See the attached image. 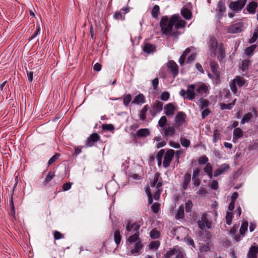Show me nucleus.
<instances>
[{
	"label": "nucleus",
	"instance_id": "obj_1",
	"mask_svg": "<svg viewBox=\"0 0 258 258\" xmlns=\"http://www.w3.org/2000/svg\"><path fill=\"white\" fill-rule=\"evenodd\" d=\"M143 224L142 219L133 223L128 221L125 227L126 230L127 231L126 236L128 235L126 239V242L131 249V254L135 255L141 254L144 247V244L140 237L139 231Z\"/></svg>",
	"mask_w": 258,
	"mask_h": 258
},
{
	"label": "nucleus",
	"instance_id": "obj_2",
	"mask_svg": "<svg viewBox=\"0 0 258 258\" xmlns=\"http://www.w3.org/2000/svg\"><path fill=\"white\" fill-rule=\"evenodd\" d=\"M186 22L183 20L178 14H174L170 18L167 16H163L160 22L161 31L163 34L177 37L179 33L177 31L172 32L173 26L176 30L184 28Z\"/></svg>",
	"mask_w": 258,
	"mask_h": 258
},
{
	"label": "nucleus",
	"instance_id": "obj_3",
	"mask_svg": "<svg viewBox=\"0 0 258 258\" xmlns=\"http://www.w3.org/2000/svg\"><path fill=\"white\" fill-rule=\"evenodd\" d=\"M186 117V114L182 111L177 113L174 118L175 127L179 131H180V127L185 124Z\"/></svg>",
	"mask_w": 258,
	"mask_h": 258
},
{
	"label": "nucleus",
	"instance_id": "obj_4",
	"mask_svg": "<svg viewBox=\"0 0 258 258\" xmlns=\"http://www.w3.org/2000/svg\"><path fill=\"white\" fill-rule=\"evenodd\" d=\"M247 0H237L231 2L229 5V8L233 11L239 12L245 6Z\"/></svg>",
	"mask_w": 258,
	"mask_h": 258
},
{
	"label": "nucleus",
	"instance_id": "obj_5",
	"mask_svg": "<svg viewBox=\"0 0 258 258\" xmlns=\"http://www.w3.org/2000/svg\"><path fill=\"white\" fill-rule=\"evenodd\" d=\"M174 154L175 152L172 149H170L165 153L163 162V165L164 168H166L169 166Z\"/></svg>",
	"mask_w": 258,
	"mask_h": 258
},
{
	"label": "nucleus",
	"instance_id": "obj_6",
	"mask_svg": "<svg viewBox=\"0 0 258 258\" xmlns=\"http://www.w3.org/2000/svg\"><path fill=\"white\" fill-rule=\"evenodd\" d=\"M198 225L199 227L202 230L211 228V223L208 220L206 213L202 215L201 219L198 221Z\"/></svg>",
	"mask_w": 258,
	"mask_h": 258
},
{
	"label": "nucleus",
	"instance_id": "obj_7",
	"mask_svg": "<svg viewBox=\"0 0 258 258\" xmlns=\"http://www.w3.org/2000/svg\"><path fill=\"white\" fill-rule=\"evenodd\" d=\"M130 12V8L125 7L122 8L120 11H116L113 15V18L117 20L123 21L125 20V15Z\"/></svg>",
	"mask_w": 258,
	"mask_h": 258
},
{
	"label": "nucleus",
	"instance_id": "obj_8",
	"mask_svg": "<svg viewBox=\"0 0 258 258\" xmlns=\"http://www.w3.org/2000/svg\"><path fill=\"white\" fill-rule=\"evenodd\" d=\"M243 24L242 23L238 22L229 26L227 31L230 33H238L242 31Z\"/></svg>",
	"mask_w": 258,
	"mask_h": 258
},
{
	"label": "nucleus",
	"instance_id": "obj_9",
	"mask_svg": "<svg viewBox=\"0 0 258 258\" xmlns=\"http://www.w3.org/2000/svg\"><path fill=\"white\" fill-rule=\"evenodd\" d=\"M162 185V180L160 177V173L156 172L155 174L153 180L150 182V186L152 187L159 188Z\"/></svg>",
	"mask_w": 258,
	"mask_h": 258
},
{
	"label": "nucleus",
	"instance_id": "obj_10",
	"mask_svg": "<svg viewBox=\"0 0 258 258\" xmlns=\"http://www.w3.org/2000/svg\"><path fill=\"white\" fill-rule=\"evenodd\" d=\"M167 66L174 78H175L178 74V67L176 63L173 60L168 61Z\"/></svg>",
	"mask_w": 258,
	"mask_h": 258
},
{
	"label": "nucleus",
	"instance_id": "obj_11",
	"mask_svg": "<svg viewBox=\"0 0 258 258\" xmlns=\"http://www.w3.org/2000/svg\"><path fill=\"white\" fill-rule=\"evenodd\" d=\"M100 139V136L97 133L91 134L88 138L86 143V146L90 147L94 145V143L98 141Z\"/></svg>",
	"mask_w": 258,
	"mask_h": 258
},
{
	"label": "nucleus",
	"instance_id": "obj_12",
	"mask_svg": "<svg viewBox=\"0 0 258 258\" xmlns=\"http://www.w3.org/2000/svg\"><path fill=\"white\" fill-rule=\"evenodd\" d=\"M196 85L190 84L189 85L186 90L187 95L186 98L189 100H193L196 95Z\"/></svg>",
	"mask_w": 258,
	"mask_h": 258
},
{
	"label": "nucleus",
	"instance_id": "obj_13",
	"mask_svg": "<svg viewBox=\"0 0 258 258\" xmlns=\"http://www.w3.org/2000/svg\"><path fill=\"white\" fill-rule=\"evenodd\" d=\"M196 92L197 96H205L208 92V87L204 84L196 85Z\"/></svg>",
	"mask_w": 258,
	"mask_h": 258
},
{
	"label": "nucleus",
	"instance_id": "obj_14",
	"mask_svg": "<svg viewBox=\"0 0 258 258\" xmlns=\"http://www.w3.org/2000/svg\"><path fill=\"white\" fill-rule=\"evenodd\" d=\"M229 169V166L227 164H223L221 165L219 167L215 170L214 172V176L216 177L218 176L221 174L224 173L226 171L228 170Z\"/></svg>",
	"mask_w": 258,
	"mask_h": 258
},
{
	"label": "nucleus",
	"instance_id": "obj_15",
	"mask_svg": "<svg viewBox=\"0 0 258 258\" xmlns=\"http://www.w3.org/2000/svg\"><path fill=\"white\" fill-rule=\"evenodd\" d=\"M150 134L148 128H141L137 131L136 134L133 135L134 138H145L148 136Z\"/></svg>",
	"mask_w": 258,
	"mask_h": 258
},
{
	"label": "nucleus",
	"instance_id": "obj_16",
	"mask_svg": "<svg viewBox=\"0 0 258 258\" xmlns=\"http://www.w3.org/2000/svg\"><path fill=\"white\" fill-rule=\"evenodd\" d=\"M191 175L188 173H186L183 176V181L181 184V190H185L190 182Z\"/></svg>",
	"mask_w": 258,
	"mask_h": 258
},
{
	"label": "nucleus",
	"instance_id": "obj_17",
	"mask_svg": "<svg viewBox=\"0 0 258 258\" xmlns=\"http://www.w3.org/2000/svg\"><path fill=\"white\" fill-rule=\"evenodd\" d=\"M175 110V107L171 103L166 104L164 107V112L167 116H171L173 115Z\"/></svg>",
	"mask_w": 258,
	"mask_h": 258
},
{
	"label": "nucleus",
	"instance_id": "obj_18",
	"mask_svg": "<svg viewBox=\"0 0 258 258\" xmlns=\"http://www.w3.org/2000/svg\"><path fill=\"white\" fill-rule=\"evenodd\" d=\"M209 47L212 51L214 55H216L217 48L218 47V43L216 39L214 37H211L209 42Z\"/></svg>",
	"mask_w": 258,
	"mask_h": 258
},
{
	"label": "nucleus",
	"instance_id": "obj_19",
	"mask_svg": "<svg viewBox=\"0 0 258 258\" xmlns=\"http://www.w3.org/2000/svg\"><path fill=\"white\" fill-rule=\"evenodd\" d=\"M257 6V3L252 1L246 6V9L249 14H254L255 13Z\"/></svg>",
	"mask_w": 258,
	"mask_h": 258
},
{
	"label": "nucleus",
	"instance_id": "obj_20",
	"mask_svg": "<svg viewBox=\"0 0 258 258\" xmlns=\"http://www.w3.org/2000/svg\"><path fill=\"white\" fill-rule=\"evenodd\" d=\"M243 136V133L242 130L239 127L235 128L233 131V142H236V141L241 138Z\"/></svg>",
	"mask_w": 258,
	"mask_h": 258
},
{
	"label": "nucleus",
	"instance_id": "obj_21",
	"mask_svg": "<svg viewBox=\"0 0 258 258\" xmlns=\"http://www.w3.org/2000/svg\"><path fill=\"white\" fill-rule=\"evenodd\" d=\"M145 102L146 98L145 96L142 93H140L139 94L135 96V97L134 98L132 101V103L135 104H143L145 103Z\"/></svg>",
	"mask_w": 258,
	"mask_h": 258
},
{
	"label": "nucleus",
	"instance_id": "obj_22",
	"mask_svg": "<svg viewBox=\"0 0 258 258\" xmlns=\"http://www.w3.org/2000/svg\"><path fill=\"white\" fill-rule=\"evenodd\" d=\"M164 136L167 139L169 136H173L175 134V128L173 126H169L167 127H164Z\"/></svg>",
	"mask_w": 258,
	"mask_h": 258
},
{
	"label": "nucleus",
	"instance_id": "obj_23",
	"mask_svg": "<svg viewBox=\"0 0 258 258\" xmlns=\"http://www.w3.org/2000/svg\"><path fill=\"white\" fill-rule=\"evenodd\" d=\"M218 53L219 54L217 56V58L219 61L221 62L226 56L225 48L223 43H221L219 45L218 48Z\"/></svg>",
	"mask_w": 258,
	"mask_h": 258
},
{
	"label": "nucleus",
	"instance_id": "obj_24",
	"mask_svg": "<svg viewBox=\"0 0 258 258\" xmlns=\"http://www.w3.org/2000/svg\"><path fill=\"white\" fill-rule=\"evenodd\" d=\"M191 49L189 47H188L185 49L182 55L180 56L178 62L181 66H183L184 65L186 57L190 52Z\"/></svg>",
	"mask_w": 258,
	"mask_h": 258
},
{
	"label": "nucleus",
	"instance_id": "obj_25",
	"mask_svg": "<svg viewBox=\"0 0 258 258\" xmlns=\"http://www.w3.org/2000/svg\"><path fill=\"white\" fill-rule=\"evenodd\" d=\"M10 208L9 210V214L10 216H11L12 217V218L14 220H16V215H15V207H14V204L13 199V194L11 195V200L10 201Z\"/></svg>",
	"mask_w": 258,
	"mask_h": 258
},
{
	"label": "nucleus",
	"instance_id": "obj_26",
	"mask_svg": "<svg viewBox=\"0 0 258 258\" xmlns=\"http://www.w3.org/2000/svg\"><path fill=\"white\" fill-rule=\"evenodd\" d=\"M156 50V46L155 45L149 43H146L144 44V47H143V50L144 52L148 54H150L151 53L154 52Z\"/></svg>",
	"mask_w": 258,
	"mask_h": 258
},
{
	"label": "nucleus",
	"instance_id": "obj_27",
	"mask_svg": "<svg viewBox=\"0 0 258 258\" xmlns=\"http://www.w3.org/2000/svg\"><path fill=\"white\" fill-rule=\"evenodd\" d=\"M258 253V247L251 246L247 253L248 258H256Z\"/></svg>",
	"mask_w": 258,
	"mask_h": 258
},
{
	"label": "nucleus",
	"instance_id": "obj_28",
	"mask_svg": "<svg viewBox=\"0 0 258 258\" xmlns=\"http://www.w3.org/2000/svg\"><path fill=\"white\" fill-rule=\"evenodd\" d=\"M149 109L148 105H145L144 106L143 108L141 109V110L139 112V119L144 121L146 119V113Z\"/></svg>",
	"mask_w": 258,
	"mask_h": 258
},
{
	"label": "nucleus",
	"instance_id": "obj_29",
	"mask_svg": "<svg viewBox=\"0 0 258 258\" xmlns=\"http://www.w3.org/2000/svg\"><path fill=\"white\" fill-rule=\"evenodd\" d=\"M210 66L213 74L215 75L217 77H219L220 76V72L218 70L219 66L217 63L215 61H211L210 63Z\"/></svg>",
	"mask_w": 258,
	"mask_h": 258
},
{
	"label": "nucleus",
	"instance_id": "obj_30",
	"mask_svg": "<svg viewBox=\"0 0 258 258\" xmlns=\"http://www.w3.org/2000/svg\"><path fill=\"white\" fill-rule=\"evenodd\" d=\"M181 14L186 20H190L192 17L191 11L186 8H182L181 10Z\"/></svg>",
	"mask_w": 258,
	"mask_h": 258
},
{
	"label": "nucleus",
	"instance_id": "obj_31",
	"mask_svg": "<svg viewBox=\"0 0 258 258\" xmlns=\"http://www.w3.org/2000/svg\"><path fill=\"white\" fill-rule=\"evenodd\" d=\"M163 103L162 102L156 100L153 105V110L155 111L156 112H161L163 109Z\"/></svg>",
	"mask_w": 258,
	"mask_h": 258
},
{
	"label": "nucleus",
	"instance_id": "obj_32",
	"mask_svg": "<svg viewBox=\"0 0 258 258\" xmlns=\"http://www.w3.org/2000/svg\"><path fill=\"white\" fill-rule=\"evenodd\" d=\"M184 217V207L182 205H180L177 211L176 214L175 215V218L177 220H180L183 219Z\"/></svg>",
	"mask_w": 258,
	"mask_h": 258
},
{
	"label": "nucleus",
	"instance_id": "obj_33",
	"mask_svg": "<svg viewBox=\"0 0 258 258\" xmlns=\"http://www.w3.org/2000/svg\"><path fill=\"white\" fill-rule=\"evenodd\" d=\"M114 242L117 245H118L121 240V235L119 229H116L113 234Z\"/></svg>",
	"mask_w": 258,
	"mask_h": 258
},
{
	"label": "nucleus",
	"instance_id": "obj_34",
	"mask_svg": "<svg viewBox=\"0 0 258 258\" xmlns=\"http://www.w3.org/2000/svg\"><path fill=\"white\" fill-rule=\"evenodd\" d=\"M199 108L200 110L207 108L210 105V102L208 100L204 99V98H201L199 100Z\"/></svg>",
	"mask_w": 258,
	"mask_h": 258
},
{
	"label": "nucleus",
	"instance_id": "obj_35",
	"mask_svg": "<svg viewBox=\"0 0 258 258\" xmlns=\"http://www.w3.org/2000/svg\"><path fill=\"white\" fill-rule=\"evenodd\" d=\"M204 170L210 178H212V166L210 163H207L206 166L204 168Z\"/></svg>",
	"mask_w": 258,
	"mask_h": 258
},
{
	"label": "nucleus",
	"instance_id": "obj_36",
	"mask_svg": "<svg viewBox=\"0 0 258 258\" xmlns=\"http://www.w3.org/2000/svg\"><path fill=\"white\" fill-rule=\"evenodd\" d=\"M218 10L219 13V15L221 16H223V14L226 11V7L224 4V2L222 1H220L219 2L218 4Z\"/></svg>",
	"mask_w": 258,
	"mask_h": 258
},
{
	"label": "nucleus",
	"instance_id": "obj_37",
	"mask_svg": "<svg viewBox=\"0 0 258 258\" xmlns=\"http://www.w3.org/2000/svg\"><path fill=\"white\" fill-rule=\"evenodd\" d=\"M232 81L239 87L243 86L245 83V80L240 76H236Z\"/></svg>",
	"mask_w": 258,
	"mask_h": 258
},
{
	"label": "nucleus",
	"instance_id": "obj_38",
	"mask_svg": "<svg viewBox=\"0 0 258 258\" xmlns=\"http://www.w3.org/2000/svg\"><path fill=\"white\" fill-rule=\"evenodd\" d=\"M248 226V224L247 221H245L242 223L240 228V233L241 235H244L245 232L247 230Z\"/></svg>",
	"mask_w": 258,
	"mask_h": 258
},
{
	"label": "nucleus",
	"instance_id": "obj_39",
	"mask_svg": "<svg viewBox=\"0 0 258 258\" xmlns=\"http://www.w3.org/2000/svg\"><path fill=\"white\" fill-rule=\"evenodd\" d=\"M256 45H252L245 49V54L247 56H251L256 48Z\"/></svg>",
	"mask_w": 258,
	"mask_h": 258
},
{
	"label": "nucleus",
	"instance_id": "obj_40",
	"mask_svg": "<svg viewBox=\"0 0 258 258\" xmlns=\"http://www.w3.org/2000/svg\"><path fill=\"white\" fill-rule=\"evenodd\" d=\"M178 250V249L176 248H170L165 253L164 257L165 258H170V257L173 255H175L176 252Z\"/></svg>",
	"mask_w": 258,
	"mask_h": 258
},
{
	"label": "nucleus",
	"instance_id": "obj_41",
	"mask_svg": "<svg viewBox=\"0 0 258 258\" xmlns=\"http://www.w3.org/2000/svg\"><path fill=\"white\" fill-rule=\"evenodd\" d=\"M159 10H160V8L158 5H155L153 7V8L152 9V12H151V15H152V16L154 18H158V16L159 14Z\"/></svg>",
	"mask_w": 258,
	"mask_h": 258
},
{
	"label": "nucleus",
	"instance_id": "obj_42",
	"mask_svg": "<svg viewBox=\"0 0 258 258\" xmlns=\"http://www.w3.org/2000/svg\"><path fill=\"white\" fill-rule=\"evenodd\" d=\"M252 115L251 113H247L245 114L241 120V124H244L246 122H248L252 118Z\"/></svg>",
	"mask_w": 258,
	"mask_h": 258
},
{
	"label": "nucleus",
	"instance_id": "obj_43",
	"mask_svg": "<svg viewBox=\"0 0 258 258\" xmlns=\"http://www.w3.org/2000/svg\"><path fill=\"white\" fill-rule=\"evenodd\" d=\"M251 61L248 59H245L242 61L241 69L244 72L248 70L249 66L250 64Z\"/></svg>",
	"mask_w": 258,
	"mask_h": 258
},
{
	"label": "nucleus",
	"instance_id": "obj_44",
	"mask_svg": "<svg viewBox=\"0 0 258 258\" xmlns=\"http://www.w3.org/2000/svg\"><path fill=\"white\" fill-rule=\"evenodd\" d=\"M150 236L152 239H157L160 237V233L156 229H153L151 231Z\"/></svg>",
	"mask_w": 258,
	"mask_h": 258
},
{
	"label": "nucleus",
	"instance_id": "obj_45",
	"mask_svg": "<svg viewBox=\"0 0 258 258\" xmlns=\"http://www.w3.org/2000/svg\"><path fill=\"white\" fill-rule=\"evenodd\" d=\"M54 173L52 172L51 171L49 172L47 176L46 177L44 182L43 184L46 185H47L48 182H49L54 177Z\"/></svg>",
	"mask_w": 258,
	"mask_h": 258
},
{
	"label": "nucleus",
	"instance_id": "obj_46",
	"mask_svg": "<svg viewBox=\"0 0 258 258\" xmlns=\"http://www.w3.org/2000/svg\"><path fill=\"white\" fill-rule=\"evenodd\" d=\"M193 203L191 200H188L185 204V210L186 212L189 213L192 211Z\"/></svg>",
	"mask_w": 258,
	"mask_h": 258
},
{
	"label": "nucleus",
	"instance_id": "obj_47",
	"mask_svg": "<svg viewBox=\"0 0 258 258\" xmlns=\"http://www.w3.org/2000/svg\"><path fill=\"white\" fill-rule=\"evenodd\" d=\"M184 241L187 244H188V245H191L192 248H195L194 241L191 237L187 235L184 237Z\"/></svg>",
	"mask_w": 258,
	"mask_h": 258
},
{
	"label": "nucleus",
	"instance_id": "obj_48",
	"mask_svg": "<svg viewBox=\"0 0 258 258\" xmlns=\"http://www.w3.org/2000/svg\"><path fill=\"white\" fill-rule=\"evenodd\" d=\"M225 218L226 224L228 225H231L233 219V213L231 212H227Z\"/></svg>",
	"mask_w": 258,
	"mask_h": 258
},
{
	"label": "nucleus",
	"instance_id": "obj_49",
	"mask_svg": "<svg viewBox=\"0 0 258 258\" xmlns=\"http://www.w3.org/2000/svg\"><path fill=\"white\" fill-rule=\"evenodd\" d=\"M132 99V95L130 94L125 95L123 97V103L124 106H127Z\"/></svg>",
	"mask_w": 258,
	"mask_h": 258
},
{
	"label": "nucleus",
	"instance_id": "obj_50",
	"mask_svg": "<svg viewBox=\"0 0 258 258\" xmlns=\"http://www.w3.org/2000/svg\"><path fill=\"white\" fill-rule=\"evenodd\" d=\"M180 143L181 145L185 148L188 147L190 144V141L189 140L183 137L180 138Z\"/></svg>",
	"mask_w": 258,
	"mask_h": 258
},
{
	"label": "nucleus",
	"instance_id": "obj_51",
	"mask_svg": "<svg viewBox=\"0 0 258 258\" xmlns=\"http://www.w3.org/2000/svg\"><path fill=\"white\" fill-rule=\"evenodd\" d=\"M167 122V119L165 116H162L158 121V125L160 127L163 128Z\"/></svg>",
	"mask_w": 258,
	"mask_h": 258
},
{
	"label": "nucleus",
	"instance_id": "obj_52",
	"mask_svg": "<svg viewBox=\"0 0 258 258\" xmlns=\"http://www.w3.org/2000/svg\"><path fill=\"white\" fill-rule=\"evenodd\" d=\"M160 204L158 203H155L151 206V209L155 214H157L160 210Z\"/></svg>",
	"mask_w": 258,
	"mask_h": 258
},
{
	"label": "nucleus",
	"instance_id": "obj_53",
	"mask_svg": "<svg viewBox=\"0 0 258 258\" xmlns=\"http://www.w3.org/2000/svg\"><path fill=\"white\" fill-rule=\"evenodd\" d=\"M258 38V28L253 33L252 37L249 40V43L251 44L254 43Z\"/></svg>",
	"mask_w": 258,
	"mask_h": 258
},
{
	"label": "nucleus",
	"instance_id": "obj_54",
	"mask_svg": "<svg viewBox=\"0 0 258 258\" xmlns=\"http://www.w3.org/2000/svg\"><path fill=\"white\" fill-rule=\"evenodd\" d=\"M220 139V133L218 130H215L213 134V142L216 143Z\"/></svg>",
	"mask_w": 258,
	"mask_h": 258
},
{
	"label": "nucleus",
	"instance_id": "obj_55",
	"mask_svg": "<svg viewBox=\"0 0 258 258\" xmlns=\"http://www.w3.org/2000/svg\"><path fill=\"white\" fill-rule=\"evenodd\" d=\"M54 238L55 240H59L64 238V235L57 231H54L53 232Z\"/></svg>",
	"mask_w": 258,
	"mask_h": 258
},
{
	"label": "nucleus",
	"instance_id": "obj_56",
	"mask_svg": "<svg viewBox=\"0 0 258 258\" xmlns=\"http://www.w3.org/2000/svg\"><path fill=\"white\" fill-rule=\"evenodd\" d=\"M103 130L111 131L114 129V126L111 124H104L102 126Z\"/></svg>",
	"mask_w": 258,
	"mask_h": 258
},
{
	"label": "nucleus",
	"instance_id": "obj_57",
	"mask_svg": "<svg viewBox=\"0 0 258 258\" xmlns=\"http://www.w3.org/2000/svg\"><path fill=\"white\" fill-rule=\"evenodd\" d=\"M196 56L197 54L196 53H192L191 54H190V55L189 56H188L186 60V63H190L191 62L194 61L196 59Z\"/></svg>",
	"mask_w": 258,
	"mask_h": 258
},
{
	"label": "nucleus",
	"instance_id": "obj_58",
	"mask_svg": "<svg viewBox=\"0 0 258 258\" xmlns=\"http://www.w3.org/2000/svg\"><path fill=\"white\" fill-rule=\"evenodd\" d=\"M208 161V158L205 155L202 156V157H200V158L198 160V162L199 164H207Z\"/></svg>",
	"mask_w": 258,
	"mask_h": 258
},
{
	"label": "nucleus",
	"instance_id": "obj_59",
	"mask_svg": "<svg viewBox=\"0 0 258 258\" xmlns=\"http://www.w3.org/2000/svg\"><path fill=\"white\" fill-rule=\"evenodd\" d=\"M170 94L169 92L165 91L163 92L161 95V99L163 101H166L169 98Z\"/></svg>",
	"mask_w": 258,
	"mask_h": 258
},
{
	"label": "nucleus",
	"instance_id": "obj_60",
	"mask_svg": "<svg viewBox=\"0 0 258 258\" xmlns=\"http://www.w3.org/2000/svg\"><path fill=\"white\" fill-rule=\"evenodd\" d=\"M59 157V154H55L52 157H51L48 161V165H50L54 162Z\"/></svg>",
	"mask_w": 258,
	"mask_h": 258
},
{
	"label": "nucleus",
	"instance_id": "obj_61",
	"mask_svg": "<svg viewBox=\"0 0 258 258\" xmlns=\"http://www.w3.org/2000/svg\"><path fill=\"white\" fill-rule=\"evenodd\" d=\"M152 84L153 87V90L155 91L157 90L159 84V80L158 78H156L152 81Z\"/></svg>",
	"mask_w": 258,
	"mask_h": 258
},
{
	"label": "nucleus",
	"instance_id": "obj_62",
	"mask_svg": "<svg viewBox=\"0 0 258 258\" xmlns=\"http://www.w3.org/2000/svg\"><path fill=\"white\" fill-rule=\"evenodd\" d=\"M150 246L151 248L157 249L160 246V242L158 241H154L150 243Z\"/></svg>",
	"mask_w": 258,
	"mask_h": 258
},
{
	"label": "nucleus",
	"instance_id": "obj_63",
	"mask_svg": "<svg viewBox=\"0 0 258 258\" xmlns=\"http://www.w3.org/2000/svg\"><path fill=\"white\" fill-rule=\"evenodd\" d=\"M249 150H258V142L255 141L249 145Z\"/></svg>",
	"mask_w": 258,
	"mask_h": 258
},
{
	"label": "nucleus",
	"instance_id": "obj_64",
	"mask_svg": "<svg viewBox=\"0 0 258 258\" xmlns=\"http://www.w3.org/2000/svg\"><path fill=\"white\" fill-rule=\"evenodd\" d=\"M210 112L211 111L209 108H204L201 113L202 119H205L210 113Z\"/></svg>",
	"mask_w": 258,
	"mask_h": 258
}]
</instances>
